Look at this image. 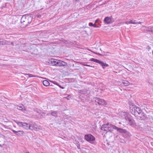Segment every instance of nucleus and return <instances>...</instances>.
I'll return each mask as SVG.
<instances>
[{"label":"nucleus","mask_w":153,"mask_h":153,"mask_svg":"<svg viewBox=\"0 0 153 153\" xmlns=\"http://www.w3.org/2000/svg\"><path fill=\"white\" fill-rule=\"evenodd\" d=\"M16 107L17 109L23 111L25 109L24 106L22 104L17 106Z\"/></svg>","instance_id":"dca6fc26"},{"label":"nucleus","mask_w":153,"mask_h":153,"mask_svg":"<svg viewBox=\"0 0 153 153\" xmlns=\"http://www.w3.org/2000/svg\"><path fill=\"white\" fill-rule=\"evenodd\" d=\"M14 121L19 126L23 127L26 129H28V128L29 127L28 126H29L30 124L22 122H18L17 121L15 120Z\"/></svg>","instance_id":"20e7f679"},{"label":"nucleus","mask_w":153,"mask_h":153,"mask_svg":"<svg viewBox=\"0 0 153 153\" xmlns=\"http://www.w3.org/2000/svg\"><path fill=\"white\" fill-rule=\"evenodd\" d=\"M135 111L136 112V114H137V113L138 114L140 115V114H143V112L142 109L139 107L137 106L135 108Z\"/></svg>","instance_id":"9b49d317"},{"label":"nucleus","mask_w":153,"mask_h":153,"mask_svg":"<svg viewBox=\"0 0 153 153\" xmlns=\"http://www.w3.org/2000/svg\"><path fill=\"white\" fill-rule=\"evenodd\" d=\"M5 40L2 39H0V45H4L5 44Z\"/></svg>","instance_id":"5701e85b"},{"label":"nucleus","mask_w":153,"mask_h":153,"mask_svg":"<svg viewBox=\"0 0 153 153\" xmlns=\"http://www.w3.org/2000/svg\"><path fill=\"white\" fill-rule=\"evenodd\" d=\"M77 146V148L78 149H80V144L79 143V142H78V143H76Z\"/></svg>","instance_id":"a878e982"},{"label":"nucleus","mask_w":153,"mask_h":153,"mask_svg":"<svg viewBox=\"0 0 153 153\" xmlns=\"http://www.w3.org/2000/svg\"><path fill=\"white\" fill-rule=\"evenodd\" d=\"M58 86L61 88H62V89H64L65 88V87H62V86L61 85H59H59Z\"/></svg>","instance_id":"7c9ffc66"},{"label":"nucleus","mask_w":153,"mask_h":153,"mask_svg":"<svg viewBox=\"0 0 153 153\" xmlns=\"http://www.w3.org/2000/svg\"><path fill=\"white\" fill-rule=\"evenodd\" d=\"M117 127L111 124L108 123L107 131L112 132L113 129H116Z\"/></svg>","instance_id":"6e6552de"},{"label":"nucleus","mask_w":153,"mask_h":153,"mask_svg":"<svg viewBox=\"0 0 153 153\" xmlns=\"http://www.w3.org/2000/svg\"><path fill=\"white\" fill-rule=\"evenodd\" d=\"M0 147H2V146L1 145V144H0Z\"/></svg>","instance_id":"e433bc0d"},{"label":"nucleus","mask_w":153,"mask_h":153,"mask_svg":"<svg viewBox=\"0 0 153 153\" xmlns=\"http://www.w3.org/2000/svg\"><path fill=\"white\" fill-rule=\"evenodd\" d=\"M122 82L125 86H126L129 85V82L127 81H123Z\"/></svg>","instance_id":"4be33fe9"},{"label":"nucleus","mask_w":153,"mask_h":153,"mask_svg":"<svg viewBox=\"0 0 153 153\" xmlns=\"http://www.w3.org/2000/svg\"><path fill=\"white\" fill-rule=\"evenodd\" d=\"M59 61V62H58V63H57L58 65H57V66L65 67L67 65V64L66 62L62 60H58V61Z\"/></svg>","instance_id":"9d476101"},{"label":"nucleus","mask_w":153,"mask_h":153,"mask_svg":"<svg viewBox=\"0 0 153 153\" xmlns=\"http://www.w3.org/2000/svg\"><path fill=\"white\" fill-rule=\"evenodd\" d=\"M84 138L86 140L90 143H92V142L95 140V137L91 134H87L85 135Z\"/></svg>","instance_id":"39448f33"},{"label":"nucleus","mask_w":153,"mask_h":153,"mask_svg":"<svg viewBox=\"0 0 153 153\" xmlns=\"http://www.w3.org/2000/svg\"><path fill=\"white\" fill-rule=\"evenodd\" d=\"M83 65H84V66H89V67H93L92 66H91L90 65H87V64H84Z\"/></svg>","instance_id":"473e14b6"},{"label":"nucleus","mask_w":153,"mask_h":153,"mask_svg":"<svg viewBox=\"0 0 153 153\" xmlns=\"http://www.w3.org/2000/svg\"><path fill=\"white\" fill-rule=\"evenodd\" d=\"M136 106L135 105H132L130 106V111L131 113L135 117H136V112L135 111V108Z\"/></svg>","instance_id":"0eeeda50"},{"label":"nucleus","mask_w":153,"mask_h":153,"mask_svg":"<svg viewBox=\"0 0 153 153\" xmlns=\"http://www.w3.org/2000/svg\"><path fill=\"white\" fill-rule=\"evenodd\" d=\"M28 126L29 127L28 128V129L31 130H34L35 128V126L34 125L30 124L29 126Z\"/></svg>","instance_id":"412c9836"},{"label":"nucleus","mask_w":153,"mask_h":153,"mask_svg":"<svg viewBox=\"0 0 153 153\" xmlns=\"http://www.w3.org/2000/svg\"><path fill=\"white\" fill-rule=\"evenodd\" d=\"M29 75V77H36V75H33L32 74H28Z\"/></svg>","instance_id":"393cba45"},{"label":"nucleus","mask_w":153,"mask_h":153,"mask_svg":"<svg viewBox=\"0 0 153 153\" xmlns=\"http://www.w3.org/2000/svg\"><path fill=\"white\" fill-rule=\"evenodd\" d=\"M51 115L54 117H57L58 115H57V111H51Z\"/></svg>","instance_id":"f3484780"},{"label":"nucleus","mask_w":153,"mask_h":153,"mask_svg":"<svg viewBox=\"0 0 153 153\" xmlns=\"http://www.w3.org/2000/svg\"><path fill=\"white\" fill-rule=\"evenodd\" d=\"M89 61L99 64L102 66V68L103 69H104L106 67L109 66L108 65L106 64V63H104L102 61L94 58H91L90 59Z\"/></svg>","instance_id":"7ed1b4c3"},{"label":"nucleus","mask_w":153,"mask_h":153,"mask_svg":"<svg viewBox=\"0 0 153 153\" xmlns=\"http://www.w3.org/2000/svg\"><path fill=\"white\" fill-rule=\"evenodd\" d=\"M39 129V128H38L37 127H35V128H34V130H35L36 131H37L38 130V129Z\"/></svg>","instance_id":"2f4dec72"},{"label":"nucleus","mask_w":153,"mask_h":153,"mask_svg":"<svg viewBox=\"0 0 153 153\" xmlns=\"http://www.w3.org/2000/svg\"><path fill=\"white\" fill-rule=\"evenodd\" d=\"M152 53L153 54V51H152Z\"/></svg>","instance_id":"4c0bfd02"},{"label":"nucleus","mask_w":153,"mask_h":153,"mask_svg":"<svg viewBox=\"0 0 153 153\" xmlns=\"http://www.w3.org/2000/svg\"><path fill=\"white\" fill-rule=\"evenodd\" d=\"M108 124L103 125L101 127V129L104 131H107Z\"/></svg>","instance_id":"2eb2a0df"},{"label":"nucleus","mask_w":153,"mask_h":153,"mask_svg":"<svg viewBox=\"0 0 153 153\" xmlns=\"http://www.w3.org/2000/svg\"><path fill=\"white\" fill-rule=\"evenodd\" d=\"M95 99L96 102L99 105H104L106 104V102L104 100L95 97Z\"/></svg>","instance_id":"423d86ee"},{"label":"nucleus","mask_w":153,"mask_h":153,"mask_svg":"<svg viewBox=\"0 0 153 153\" xmlns=\"http://www.w3.org/2000/svg\"><path fill=\"white\" fill-rule=\"evenodd\" d=\"M98 20H96L95 21V23H97V22H98Z\"/></svg>","instance_id":"c9c22d12"},{"label":"nucleus","mask_w":153,"mask_h":153,"mask_svg":"<svg viewBox=\"0 0 153 153\" xmlns=\"http://www.w3.org/2000/svg\"><path fill=\"white\" fill-rule=\"evenodd\" d=\"M58 61V60L54 59H52L50 61L52 65L57 66L58 65L57 63H58V62H59V61Z\"/></svg>","instance_id":"4468645a"},{"label":"nucleus","mask_w":153,"mask_h":153,"mask_svg":"<svg viewBox=\"0 0 153 153\" xmlns=\"http://www.w3.org/2000/svg\"><path fill=\"white\" fill-rule=\"evenodd\" d=\"M17 133L16 135L18 136H22L24 134V133L22 131H17Z\"/></svg>","instance_id":"aec40b11"},{"label":"nucleus","mask_w":153,"mask_h":153,"mask_svg":"<svg viewBox=\"0 0 153 153\" xmlns=\"http://www.w3.org/2000/svg\"><path fill=\"white\" fill-rule=\"evenodd\" d=\"M92 27H99V26H97L96 25H95V24H93V26H92Z\"/></svg>","instance_id":"c756f323"},{"label":"nucleus","mask_w":153,"mask_h":153,"mask_svg":"<svg viewBox=\"0 0 153 153\" xmlns=\"http://www.w3.org/2000/svg\"><path fill=\"white\" fill-rule=\"evenodd\" d=\"M53 83L54 84H55V85H57L58 86L59 85V84H58V83L56 82H54Z\"/></svg>","instance_id":"72a5a7b5"},{"label":"nucleus","mask_w":153,"mask_h":153,"mask_svg":"<svg viewBox=\"0 0 153 153\" xmlns=\"http://www.w3.org/2000/svg\"><path fill=\"white\" fill-rule=\"evenodd\" d=\"M123 115L125 116V120L128 122V123L131 126H133L135 124V121L132 118L131 116L128 112H123Z\"/></svg>","instance_id":"f03ea898"},{"label":"nucleus","mask_w":153,"mask_h":153,"mask_svg":"<svg viewBox=\"0 0 153 153\" xmlns=\"http://www.w3.org/2000/svg\"><path fill=\"white\" fill-rule=\"evenodd\" d=\"M142 22H136V23H137V24H141Z\"/></svg>","instance_id":"f704fd0d"},{"label":"nucleus","mask_w":153,"mask_h":153,"mask_svg":"<svg viewBox=\"0 0 153 153\" xmlns=\"http://www.w3.org/2000/svg\"><path fill=\"white\" fill-rule=\"evenodd\" d=\"M113 19L110 17H106L105 18L104 22L107 24H111L113 22Z\"/></svg>","instance_id":"1a4fd4ad"},{"label":"nucleus","mask_w":153,"mask_h":153,"mask_svg":"<svg viewBox=\"0 0 153 153\" xmlns=\"http://www.w3.org/2000/svg\"><path fill=\"white\" fill-rule=\"evenodd\" d=\"M144 115L145 114L143 112V114H140V115L138 114V115H137V114H136V117H137V119L140 120H144L145 118Z\"/></svg>","instance_id":"ddd939ff"},{"label":"nucleus","mask_w":153,"mask_h":153,"mask_svg":"<svg viewBox=\"0 0 153 153\" xmlns=\"http://www.w3.org/2000/svg\"><path fill=\"white\" fill-rule=\"evenodd\" d=\"M43 84L44 86H48L49 85L50 83L47 80H45L43 81Z\"/></svg>","instance_id":"6ab92c4d"},{"label":"nucleus","mask_w":153,"mask_h":153,"mask_svg":"<svg viewBox=\"0 0 153 153\" xmlns=\"http://www.w3.org/2000/svg\"><path fill=\"white\" fill-rule=\"evenodd\" d=\"M145 29L146 31L153 32V26H150L149 27H145Z\"/></svg>","instance_id":"a211bd4d"},{"label":"nucleus","mask_w":153,"mask_h":153,"mask_svg":"<svg viewBox=\"0 0 153 153\" xmlns=\"http://www.w3.org/2000/svg\"><path fill=\"white\" fill-rule=\"evenodd\" d=\"M95 53L97 55H98L100 56H104V55L103 54H100L99 53Z\"/></svg>","instance_id":"bb28decb"},{"label":"nucleus","mask_w":153,"mask_h":153,"mask_svg":"<svg viewBox=\"0 0 153 153\" xmlns=\"http://www.w3.org/2000/svg\"><path fill=\"white\" fill-rule=\"evenodd\" d=\"M89 25L91 27H92L93 26V24L91 22H90L89 23Z\"/></svg>","instance_id":"cd10ccee"},{"label":"nucleus","mask_w":153,"mask_h":153,"mask_svg":"<svg viewBox=\"0 0 153 153\" xmlns=\"http://www.w3.org/2000/svg\"><path fill=\"white\" fill-rule=\"evenodd\" d=\"M135 20H131L129 21V24H137V23H136L135 22Z\"/></svg>","instance_id":"b1692460"},{"label":"nucleus","mask_w":153,"mask_h":153,"mask_svg":"<svg viewBox=\"0 0 153 153\" xmlns=\"http://www.w3.org/2000/svg\"><path fill=\"white\" fill-rule=\"evenodd\" d=\"M116 130H117V131L119 132L121 134H125L127 132L126 130L125 129L121 128H118L117 127L116 128Z\"/></svg>","instance_id":"f8f14e48"},{"label":"nucleus","mask_w":153,"mask_h":153,"mask_svg":"<svg viewBox=\"0 0 153 153\" xmlns=\"http://www.w3.org/2000/svg\"><path fill=\"white\" fill-rule=\"evenodd\" d=\"M33 18L32 15L27 14L23 16L21 20V27L24 28L27 26L32 22Z\"/></svg>","instance_id":"f257e3e1"},{"label":"nucleus","mask_w":153,"mask_h":153,"mask_svg":"<svg viewBox=\"0 0 153 153\" xmlns=\"http://www.w3.org/2000/svg\"><path fill=\"white\" fill-rule=\"evenodd\" d=\"M12 131L15 134H16V135H17V131H15V130H13V129H12Z\"/></svg>","instance_id":"c85d7f7f"}]
</instances>
